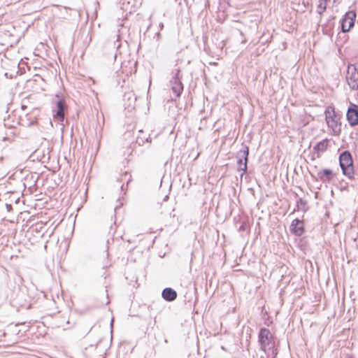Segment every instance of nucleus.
<instances>
[{
    "instance_id": "f257e3e1",
    "label": "nucleus",
    "mask_w": 358,
    "mask_h": 358,
    "mask_svg": "<svg viewBox=\"0 0 358 358\" xmlns=\"http://www.w3.org/2000/svg\"><path fill=\"white\" fill-rule=\"evenodd\" d=\"M257 342L259 349L263 351L267 358H275L278 353V343L275 336L266 327H261L258 332Z\"/></svg>"
},
{
    "instance_id": "f03ea898",
    "label": "nucleus",
    "mask_w": 358,
    "mask_h": 358,
    "mask_svg": "<svg viewBox=\"0 0 358 358\" xmlns=\"http://www.w3.org/2000/svg\"><path fill=\"white\" fill-rule=\"evenodd\" d=\"M338 162L342 173L348 179H353L355 176V169L351 152L348 150L341 152L338 156Z\"/></svg>"
},
{
    "instance_id": "7ed1b4c3",
    "label": "nucleus",
    "mask_w": 358,
    "mask_h": 358,
    "mask_svg": "<svg viewBox=\"0 0 358 358\" xmlns=\"http://www.w3.org/2000/svg\"><path fill=\"white\" fill-rule=\"evenodd\" d=\"M120 47V36L117 34L106 41L102 47L103 55L108 62H113L117 57V50Z\"/></svg>"
},
{
    "instance_id": "20e7f679",
    "label": "nucleus",
    "mask_w": 358,
    "mask_h": 358,
    "mask_svg": "<svg viewBox=\"0 0 358 358\" xmlns=\"http://www.w3.org/2000/svg\"><path fill=\"white\" fill-rule=\"evenodd\" d=\"M170 88L176 98H179L183 90L184 85L182 82V74L180 68L172 71L171 78L169 80Z\"/></svg>"
},
{
    "instance_id": "39448f33",
    "label": "nucleus",
    "mask_w": 358,
    "mask_h": 358,
    "mask_svg": "<svg viewBox=\"0 0 358 358\" xmlns=\"http://www.w3.org/2000/svg\"><path fill=\"white\" fill-rule=\"evenodd\" d=\"M327 124L334 132L341 131V123L339 122L340 115H338L334 107H328L324 112Z\"/></svg>"
},
{
    "instance_id": "423d86ee",
    "label": "nucleus",
    "mask_w": 358,
    "mask_h": 358,
    "mask_svg": "<svg viewBox=\"0 0 358 358\" xmlns=\"http://www.w3.org/2000/svg\"><path fill=\"white\" fill-rule=\"evenodd\" d=\"M356 17L357 13L354 10H348L345 13L340 20L341 30L343 33H347L355 25Z\"/></svg>"
},
{
    "instance_id": "0eeeda50",
    "label": "nucleus",
    "mask_w": 358,
    "mask_h": 358,
    "mask_svg": "<svg viewBox=\"0 0 358 358\" xmlns=\"http://www.w3.org/2000/svg\"><path fill=\"white\" fill-rule=\"evenodd\" d=\"M357 66L355 64H350L347 66L346 70V81L348 86L352 90H358V71H357Z\"/></svg>"
},
{
    "instance_id": "6e6552de",
    "label": "nucleus",
    "mask_w": 358,
    "mask_h": 358,
    "mask_svg": "<svg viewBox=\"0 0 358 358\" xmlns=\"http://www.w3.org/2000/svg\"><path fill=\"white\" fill-rule=\"evenodd\" d=\"M67 106L64 99H59L56 102L55 109L52 110L55 120L62 122L64 120Z\"/></svg>"
},
{
    "instance_id": "1a4fd4ad",
    "label": "nucleus",
    "mask_w": 358,
    "mask_h": 358,
    "mask_svg": "<svg viewBox=\"0 0 358 358\" xmlns=\"http://www.w3.org/2000/svg\"><path fill=\"white\" fill-rule=\"evenodd\" d=\"M346 119L351 127L358 125V105L350 103L346 113Z\"/></svg>"
},
{
    "instance_id": "9d476101",
    "label": "nucleus",
    "mask_w": 358,
    "mask_h": 358,
    "mask_svg": "<svg viewBox=\"0 0 358 358\" xmlns=\"http://www.w3.org/2000/svg\"><path fill=\"white\" fill-rule=\"evenodd\" d=\"M329 143V140L328 138H324L317 142L313 147V152L310 154V160L315 161L317 158H320L321 155L327 150Z\"/></svg>"
},
{
    "instance_id": "9b49d317",
    "label": "nucleus",
    "mask_w": 358,
    "mask_h": 358,
    "mask_svg": "<svg viewBox=\"0 0 358 358\" xmlns=\"http://www.w3.org/2000/svg\"><path fill=\"white\" fill-rule=\"evenodd\" d=\"M289 231L296 236H301L306 231L303 220L299 218L294 219L289 226Z\"/></svg>"
},
{
    "instance_id": "f8f14e48",
    "label": "nucleus",
    "mask_w": 358,
    "mask_h": 358,
    "mask_svg": "<svg viewBox=\"0 0 358 358\" xmlns=\"http://www.w3.org/2000/svg\"><path fill=\"white\" fill-rule=\"evenodd\" d=\"M335 174L330 169H323L317 173L318 179L322 182H329L334 178Z\"/></svg>"
},
{
    "instance_id": "ddd939ff",
    "label": "nucleus",
    "mask_w": 358,
    "mask_h": 358,
    "mask_svg": "<svg viewBox=\"0 0 358 358\" xmlns=\"http://www.w3.org/2000/svg\"><path fill=\"white\" fill-rule=\"evenodd\" d=\"M177 296V292L171 287H166L162 292V299L167 302L175 301Z\"/></svg>"
},
{
    "instance_id": "4468645a",
    "label": "nucleus",
    "mask_w": 358,
    "mask_h": 358,
    "mask_svg": "<svg viewBox=\"0 0 358 358\" xmlns=\"http://www.w3.org/2000/svg\"><path fill=\"white\" fill-rule=\"evenodd\" d=\"M138 133L140 134L136 136L135 144L133 145L134 148H136V145L142 146L145 143H151V138L150 136H147L146 134H145L143 130H139Z\"/></svg>"
},
{
    "instance_id": "2eb2a0df",
    "label": "nucleus",
    "mask_w": 358,
    "mask_h": 358,
    "mask_svg": "<svg viewBox=\"0 0 358 358\" xmlns=\"http://www.w3.org/2000/svg\"><path fill=\"white\" fill-rule=\"evenodd\" d=\"M334 16L330 17L327 22L322 26L324 34L327 36H331L333 34V29L334 27Z\"/></svg>"
},
{
    "instance_id": "dca6fc26",
    "label": "nucleus",
    "mask_w": 358,
    "mask_h": 358,
    "mask_svg": "<svg viewBox=\"0 0 358 358\" xmlns=\"http://www.w3.org/2000/svg\"><path fill=\"white\" fill-rule=\"evenodd\" d=\"M247 152L248 153H250L249 147L244 143H242L241 145V148L237 151L236 155V157L237 160H238V159H241L244 157V155H246Z\"/></svg>"
},
{
    "instance_id": "f3484780",
    "label": "nucleus",
    "mask_w": 358,
    "mask_h": 358,
    "mask_svg": "<svg viewBox=\"0 0 358 358\" xmlns=\"http://www.w3.org/2000/svg\"><path fill=\"white\" fill-rule=\"evenodd\" d=\"M127 99L129 101V103L127 105V108L129 109L135 108V102L136 101V97L132 93H126L124 95V100Z\"/></svg>"
},
{
    "instance_id": "a211bd4d",
    "label": "nucleus",
    "mask_w": 358,
    "mask_h": 358,
    "mask_svg": "<svg viewBox=\"0 0 358 358\" xmlns=\"http://www.w3.org/2000/svg\"><path fill=\"white\" fill-rule=\"evenodd\" d=\"M237 163V171L241 172V179H242L243 176L247 173L248 171V164L245 162H241V159H238L236 162Z\"/></svg>"
},
{
    "instance_id": "6ab92c4d",
    "label": "nucleus",
    "mask_w": 358,
    "mask_h": 358,
    "mask_svg": "<svg viewBox=\"0 0 358 358\" xmlns=\"http://www.w3.org/2000/svg\"><path fill=\"white\" fill-rule=\"evenodd\" d=\"M296 208L299 210L306 213L308 210L307 201L303 198H299L296 201Z\"/></svg>"
},
{
    "instance_id": "aec40b11",
    "label": "nucleus",
    "mask_w": 358,
    "mask_h": 358,
    "mask_svg": "<svg viewBox=\"0 0 358 358\" xmlns=\"http://www.w3.org/2000/svg\"><path fill=\"white\" fill-rule=\"evenodd\" d=\"M326 8H327V1H319V3L317 5V10L318 14L322 15L326 10Z\"/></svg>"
},
{
    "instance_id": "412c9836",
    "label": "nucleus",
    "mask_w": 358,
    "mask_h": 358,
    "mask_svg": "<svg viewBox=\"0 0 358 358\" xmlns=\"http://www.w3.org/2000/svg\"><path fill=\"white\" fill-rule=\"evenodd\" d=\"M248 229H249V224H248V221L245 220V221L241 222V225L239 226L238 230L240 232H243V231H245L246 230H248Z\"/></svg>"
},
{
    "instance_id": "4be33fe9",
    "label": "nucleus",
    "mask_w": 358,
    "mask_h": 358,
    "mask_svg": "<svg viewBox=\"0 0 358 358\" xmlns=\"http://www.w3.org/2000/svg\"><path fill=\"white\" fill-rule=\"evenodd\" d=\"M264 315H266V317H265L264 315L263 316L264 324L266 325V327H270L273 324V320H271V318L267 314L266 312L264 313Z\"/></svg>"
},
{
    "instance_id": "5701e85b",
    "label": "nucleus",
    "mask_w": 358,
    "mask_h": 358,
    "mask_svg": "<svg viewBox=\"0 0 358 358\" xmlns=\"http://www.w3.org/2000/svg\"><path fill=\"white\" fill-rule=\"evenodd\" d=\"M18 73H19V71H18V70H17V71H15V72H13V73H8V72H6V73H4V76H5L6 78L12 79V78H13L16 77V76L18 74Z\"/></svg>"
},
{
    "instance_id": "b1692460",
    "label": "nucleus",
    "mask_w": 358,
    "mask_h": 358,
    "mask_svg": "<svg viewBox=\"0 0 358 358\" xmlns=\"http://www.w3.org/2000/svg\"><path fill=\"white\" fill-rule=\"evenodd\" d=\"M131 175H129V178L127 179V184H126V185H124V184H122V185H121V190H122V191H127V187H128V183H129V182H131Z\"/></svg>"
},
{
    "instance_id": "393cba45",
    "label": "nucleus",
    "mask_w": 358,
    "mask_h": 358,
    "mask_svg": "<svg viewBox=\"0 0 358 358\" xmlns=\"http://www.w3.org/2000/svg\"><path fill=\"white\" fill-rule=\"evenodd\" d=\"M249 155L248 152H246V155H244V157L241 159V162H245L246 164H248L249 162Z\"/></svg>"
},
{
    "instance_id": "a878e982",
    "label": "nucleus",
    "mask_w": 358,
    "mask_h": 358,
    "mask_svg": "<svg viewBox=\"0 0 358 358\" xmlns=\"http://www.w3.org/2000/svg\"><path fill=\"white\" fill-rule=\"evenodd\" d=\"M128 172L125 171L124 174L122 176L121 181H122L123 180H126V178L128 176Z\"/></svg>"
},
{
    "instance_id": "bb28decb",
    "label": "nucleus",
    "mask_w": 358,
    "mask_h": 358,
    "mask_svg": "<svg viewBox=\"0 0 358 358\" xmlns=\"http://www.w3.org/2000/svg\"><path fill=\"white\" fill-rule=\"evenodd\" d=\"M159 26H160V27H161V28H162V27H164V25H163V24H162V23H161V24H159Z\"/></svg>"
},
{
    "instance_id": "cd10ccee",
    "label": "nucleus",
    "mask_w": 358,
    "mask_h": 358,
    "mask_svg": "<svg viewBox=\"0 0 358 358\" xmlns=\"http://www.w3.org/2000/svg\"><path fill=\"white\" fill-rule=\"evenodd\" d=\"M3 157H0V162H1L3 160Z\"/></svg>"
},
{
    "instance_id": "c85d7f7f",
    "label": "nucleus",
    "mask_w": 358,
    "mask_h": 358,
    "mask_svg": "<svg viewBox=\"0 0 358 358\" xmlns=\"http://www.w3.org/2000/svg\"><path fill=\"white\" fill-rule=\"evenodd\" d=\"M327 0H320V1H327Z\"/></svg>"
},
{
    "instance_id": "c756f323",
    "label": "nucleus",
    "mask_w": 358,
    "mask_h": 358,
    "mask_svg": "<svg viewBox=\"0 0 358 358\" xmlns=\"http://www.w3.org/2000/svg\"><path fill=\"white\" fill-rule=\"evenodd\" d=\"M2 336H6V333H5V332H3V334H2Z\"/></svg>"
},
{
    "instance_id": "7c9ffc66",
    "label": "nucleus",
    "mask_w": 358,
    "mask_h": 358,
    "mask_svg": "<svg viewBox=\"0 0 358 358\" xmlns=\"http://www.w3.org/2000/svg\"><path fill=\"white\" fill-rule=\"evenodd\" d=\"M357 23H358V20H357Z\"/></svg>"
}]
</instances>
